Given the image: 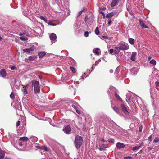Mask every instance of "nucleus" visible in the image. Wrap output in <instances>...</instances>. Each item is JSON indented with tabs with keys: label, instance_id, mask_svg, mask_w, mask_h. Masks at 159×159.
<instances>
[{
	"label": "nucleus",
	"instance_id": "1",
	"mask_svg": "<svg viewBox=\"0 0 159 159\" xmlns=\"http://www.w3.org/2000/svg\"><path fill=\"white\" fill-rule=\"evenodd\" d=\"M32 85L34 87V91L35 93H39L40 87L39 85V82L36 80H32L31 81Z\"/></svg>",
	"mask_w": 159,
	"mask_h": 159
},
{
	"label": "nucleus",
	"instance_id": "2",
	"mask_svg": "<svg viewBox=\"0 0 159 159\" xmlns=\"http://www.w3.org/2000/svg\"><path fill=\"white\" fill-rule=\"evenodd\" d=\"M83 142V141L82 137L79 136H77L75 137L74 143L77 149L80 148Z\"/></svg>",
	"mask_w": 159,
	"mask_h": 159
},
{
	"label": "nucleus",
	"instance_id": "3",
	"mask_svg": "<svg viewBox=\"0 0 159 159\" xmlns=\"http://www.w3.org/2000/svg\"><path fill=\"white\" fill-rule=\"evenodd\" d=\"M116 49H119L120 50H127L129 48L128 45L125 43H120L118 46L115 48Z\"/></svg>",
	"mask_w": 159,
	"mask_h": 159
},
{
	"label": "nucleus",
	"instance_id": "4",
	"mask_svg": "<svg viewBox=\"0 0 159 159\" xmlns=\"http://www.w3.org/2000/svg\"><path fill=\"white\" fill-rule=\"evenodd\" d=\"M126 101L128 102L129 105H130V108L132 109H134L135 107V105L133 101L131 100L130 98H126Z\"/></svg>",
	"mask_w": 159,
	"mask_h": 159
},
{
	"label": "nucleus",
	"instance_id": "5",
	"mask_svg": "<svg viewBox=\"0 0 159 159\" xmlns=\"http://www.w3.org/2000/svg\"><path fill=\"white\" fill-rule=\"evenodd\" d=\"M63 131L66 134H69L71 132V129L70 127L68 125L67 126L65 127L63 129Z\"/></svg>",
	"mask_w": 159,
	"mask_h": 159
},
{
	"label": "nucleus",
	"instance_id": "6",
	"mask_svg": "<svg viewBox=\"0 0 159 159\" xmlns=\"http://www.w3.org/2000/svg\"><path fill=\"white\" fill-rule=\"evenodd\" d=\"M115 111L118 114H119L121 112L122 115H123V114L124 113L127 115L129 113L128 110H115Z\"/></svg>",
	"mask_w": 159,
	"mask_h": 159
},
{
	"label": "nucleus",
	"instance_id": "7",
	"mask_svg": "<svg viewBox=\"0 0 159 159\" xmlns=\"http://www.w3.org/2000/svg\"><path fill=\"white\" fill-rule=\"evenodd\" d=\"M139 22L141 27L143 28H148V27L143 22V21L141 20H139Z\"/></svg>",
	"mask_w": 159,
	"mask_h": 159
},
{
	"label": "nucleus",
	"instance_id": "8",
	"mask_svg": "<svg viewBox=\"0 0 159 159\" xmlns=\"http://www.w3.org/2000/svg\"><path fill=\"white\" fill-rule=\"evenodd\" d=\"M137 53L136 52H133L131 55L130 59L133 61H135Z\"/></svg>",
	"mask_w": 159,
	"mask_h": 159
},
{
	"label": "nucleus",
	"instance_id": "9",
	"mask_svg": "<svg viewBox=\"0 0 159 159\" xmlns=\"http://www.w3.org/2000/svg\"><path fill=\"white\" fill-rule=\"evenodd\" d=\"M0 73L1 76L3 77H5L7 74L6 70L4 69H2L0 70Z\"/></svg>",
	"mask_w": 159,
	"mask_h": 159
},
{
	"label": "nucleus",
	"instance_id": "10",
	"mask_svg": "<svg viewBox=\"0 0 159 159\" xmlns=\"http://www.w3.org/2000/svg\"><path fill=\"white\" fill-rule=\"evenodd\" d=\"M125 147V145L124 143L118 142L116 144V147L119 148L120 149L124 148Z\"/></svg>",
	"mask_w": 159,
	"mask_h": 159
},
{
	"label": "nucleus",
	"instance_id": "11",
	"mask_svg": "<svg viewBox=\"0 0 159 159\" xmlns=\"http://www.w3.org/2000/svg\"><path fill=\"white\" fill-rule=\"evenodd\" d=\"M50 38L51 40L54 41L57 38L56 34L53 33H52L50 36Z\"/></svg>",
	"mask_w": 159,
	"mask_h": 159
},
{
	"label": "nucleus",
	"instance_id": "12",
	"mask_svg": "<svg viewBox=\"0 0 159 159\" xmlns=\"http://www.w3.org/2000/svg\"><path fill=\"white\" fill-rule=\"evenodd\" d=\"M5 152L2 150L0 148V159H3L5 157Z\"/></svg>",
	"mask_w": 159,
	"mask_h": 159
},
{
	"label": "nucleus",
	"instance_id": "13",
	"mask_svg": "<svg viewBox=\"0 0 159 159\" xmlns=\"http://www.w3.org/2000/svg\"><path fill=\"white\" fill-rule=\"evenodd\" d=\"M45 55L46 53L45 52H40L38 53V55L39 58H43Z\"/></svg>",
	"mask_w": 159,
	"mask_h": 159
},
{
	"label": "nucleus",
	"instance_id": "14",
	"mask_svg": "<svg viewBox=\"0 0 159 159\" xmlns=\"http://www.w3.org/2000/svg\"><path fill=\"white\" fill-rule=\"evenodd\" d=\"M142 145V143H140L139 145H137L136 146L133 147L132 148V150L133 151H136L138 150L139 148L141 147Z\"/></svg>",
	"mask_w": 159,
	"mask_h": 159
},
{
	"label": "nucleus",
	"instance_id": "15",
	"mask_svg": "<svg viewBox=\"0 0 159 159\" xmlns=\"http://www.w3.org/2000/svg\"><path fill=\"white\" fill-rule=\"evenodd\" d=\"M119 1V0H113L111 4V7H113L115 6L118 3Z\"/></svg>",
	"mask_w": 159,
	"mask_h": 159
},
{
	"label": "nucleus",
	"instance_id": "16",
	"mask_svg": "<svg viewBox=\"0 0 159 159\" xmlns=\"http://www.w3.org/2000/svg\"><path fill=\"white\" fill-rule=\"evenodd\" d=\"M100 49L98 48H96L95 49H94L93 50V52L95 54L97 55H99L100 54V52L99 50Z\"/></svg>",
	"mask_w": 159,
	"mask_h": 159
},
{
	"label": "nucleus",
	"instance_id": "17",
	"mask_svg": "<svg viewBox=\"0 0 159 159\" xmlns=\"http://www.w3.org/2000/svg\"><path fill=\"white\" fill-rule=\"evenodd\" d=\"M30 139L31 141L34 142L37 141L38 139L37 137L34 136L31 137Z\"/></svg>",
	"mask_w": 159,
	"mask_h": 159
},
{
	"label": "nucleus",
	"instance_id": "18",
	"mask_svg": "<svg viewBox=\"0 0 159 159\" xmlns=\"http://www.w3.org/2000/svg\"><path fill=\"white\" fill-rule=\"evenodd\" d=\"M37 58V57L36 56H29L28 57V59L29 61H33L36 59Z\"/></svg>",
	"mask_w": 159,
	"mask_h": 159
},
{
	"label": "nucleus",
	"instance_id": "19",
	"mask_svg": "<svg viewBox=\"0 0 159 159\" xmlns=\"http://www.w3.org/2000/svg\"><path fill=\"white\" fill-rule=\"evenodd\" d=\"M70 64H71L72 66H75L76 65V63L75 61L73 59L71 58H70Z\"/></svg>",
	"mask_w": 159,
	"mask_h": 159
},
{
	"label": "nucleus",
	"instance_id": "20",
	"mask_svg": "<svg viewBox=\"0 0 159 159\" xmlns=\"http://www.w3.org/2000/svg\"><path fill=\"white\" fill-rule=\"evenodd\" d=\"M114 15V14L113 12H111L107 14L106 15V17L107 18H109L113 16Z\"/></svg>",
	"mask_w": 159,
	"mask_h": 159
},
{
	"label": "nucleus",
	"instance_id": "21",
	"mask_svg": "<svg viewBox=\"0 0 159 159\" xmlns=\"http://www.w3.org/2000/svg\"><path fill=\"white\" fill-rule=\"evenodd\" d=\"M19 139L20 141H27L29 139L26 137H23L20 138Z\"/></svg>",
	"mask_w": 159,
	"mask_h": 159
},
{
	"label": "nucleus",
	"instance_id": "22",
	"mask_svg": "<svg viewBox=\"0 0 159 159\" xmlns=\"http://www.w3.org/2000/svg\"><path fill=\"white\" fill-rule=\"evenodd\" d=\"M129 41L130 43L132 45H133L134 43L135 40L134 39L132 38H130L129 39Z\"/></svg>",
	"mask_w": 159,
	"mask_h": 159
},
{
	"label": "nucleus",
	"instance_id": "23",
	"mask_svg": "<svg viewBox=\"0 0 159 159\" xmlns=\"http://www.w3.org/2000/svg\"><path fill=\"white\" fill-rule=\"evenodd\" d=\"M20 39L22 41H27L28 38L26 37L22 36L20 37Z\"/></svg>",
	"mask_w": 159,
	"mask_h": 159
},
{
	"label": "nucleus",
	"instance_id": "24",
	"mask_svg": "<svg viewBox=\"0 0 159 159\" xmlns=\"http://www.w3.org/2000/svg\"><path fill=\"white\" fill-rule=\"evenodd\" d=\"M40 148L44 150L47 151H48L49 150V148L45 146L40 147Z\"/></svg>",
	"mask_w": 159,
	"mask_h": 159
},
{
	"label": "nucleus",
	"instance_id": "25",
	"mask_svg": "<svg viewBox=\"0 0 159 159\" xmlns=\"http://www.w3.org/2000/svg\"><path fill=\"white\" fill-rule=\"evenodd\" d=\"M95 33L97 35L99 34L100 32L99 30L98 27H96L95 30Z\"/></svg>",
	"mask_w": 159,
	"mask_h": 159
},
{
	"label": "nucleus",
	"instance_id": "26",
	"mask_svg": "<svg viewBox=\"0 0 159 159\" xmlns=\"http://www.w3.org/2000/svg\"><path fill=\"white\" fill-rule=\"evenodd\" d=\"M121 107L122 109H127V108H129V107L127 106H126L125 104H121Z\"/></svg>",
	"mask_w": 159,
	"mask_h": 159
},
{
	"label": "nucleus",
	"instance_id": "27",
	"mask_svg": "<svg viewBox=\"0 0 159 159\" xmlns=\"http://www.w3.org/2000/svg\"><path fill=\"white\" fill-rule=\"evenodd\" d=\"M115 96L117 99L119 101H121L122 99L120 97V96L117 94L116 93H115Z\"/></svg>",
	"mask_w": 159,
	"mask_h": 159
},
{
	"label": "nucleus",
	"instance_id": "28",
	"mask_svg": "<svg viewBox=\"0 0 159 159\" xmlns=\"http://www.w3.org/2000/svg\"><path fill=\"white\" fill-rule=\"evenodd\" d=\"M150 63L155 65L156 64V62L155 60L154 59L152 60L150 62Z\"/></svg>",
	"mask_w": 159,
	"mask_h": 159
},
{
	"label": "nucleus",
	"instance_id": "29",
	"mask_svg": "<svg viewBox=\"0 0 159 159\" xmlns=\"http://www.w3.org/2000/svg\"><path fill=\"white\" fill-rule=\"evenodd\" d=\"M23 88H24V90L23 91L24 94L25 95H26V94H27L28 92H27L26 89V87H25V86H24V85H23Z\"/></svg>",
	"mask_w": 159,
	"mask_h": 159
},
{
	"label": "nucleus",
	"instance_id": "30",
	"mask_svg": "<svg viewBox=\"0 0 159 159\" xmlns=\"http://www.w3.org/2000/svg\"><path fill=\"white\" fill-rule=\"evenodd\" d=\"M29 48L30 52L34 50V49H35V47L33 45L31 47H30Z\"/></svg>",
	"mask_w": 159,
	"mask_h": 159
},
{
	"label": "nucleus",
	"instance_id": "31",
	"mask_svg": "<svg viewBox=\"0 0 159 159\" xmlns=\"http://www.w3.org/2000/svg\"><path fill=\"white\" fill-rule=\"evenodd\" d=\"M10 97L11 99H14L15 98V96L14 93L13 92H12L10 95Z\"/></svg>",
	"mask_w": 159,
	"mask_h": 159
},
{
	"label": "nucleus",
	"instance_id": "32",
	"mask_svg": "<svg viewBox=\"0 0 159 159\" xmlns=\"http://www.w3.org/2000/svg\"><path fill=\"white\" fill-rule=\"evenodd\" d=\"M23 51L24 52H25L27 53H30V52L29 49V48L24 49L23 50Z\"/></svg>",
	"mask_w": 159,
	"mask_h": 159
},
{
	"label": "nucleus",
	"instance_id": "33",
	"mask_svg": "<svg viewBox=\"0 0 159 159\" xmlns=\"http://www.w3.org/2000/svg\"><path fill=\"white\" fill-rule=\"evenodd\" d=\"M10 68L11 70H17V68L16 67L14 66H11L10 67Z\"/></svg>",
	"mask_w": 159,
	"mask_h": 159
},
{
	"label": "nucleus",
	"instance_id": "34",
	"mask_svg": "<svg viewBox=\"0 0 159 159\" xmlns=\"http://www.w3.org/2000/svg\"><path fill=\"white\" fill-rule=\"evenodd\" d=\"M26 34V31L24 30L22 32H21L19 34V35H25Z\"/></svg>",
	"mask_w": 159,
	"mask_h": 159
},
{
	"label": "nucleus",
	"instance_id": "35",
	"mask_svg": "<svg viewBox=\"0 0 159 159\" xmlns=\"http://www.w3.org/2000/svg\"><path fill=\"white\" fill-rule=\"evenodd\" d=\"M159 141V138H156L154 140V143H157Z\"/></svg>",
	"mask_w": 159,
	"mask_h": 159
},
{
	"label": "nucleus",
	"instance_id": "36",
	"mask_svg": "<svg viewBox=\"0 0 159 159\" xmlns=\"http://www.w3.org/2000/svg\"><path fill=\"white\" fill-rule=\"evenodd\" d=\"M70 70H71L74 73H75V72H76V71H75V69L73 67H70Z\"/></svg>",
	"mask_w": 159,
	"mask_h": 159
},
{
	"label": "nucleus",
	"instance_id": "37",
	"mask_svg": "<svg viewBox=\"0 0 159 159\" xmlns=\"http://www.w3.org/2000/svg\"><path fill=\"white\" fill-rule=\"evenodd\" d=\"M117 49V50H115L114 51V52L116 54H117L120 52V50L119 49Z\"/></svg>",
	"mask_w": 159,
	"mask_h": 159
},
{
	"label": "nucleus",
	"instance_id": "38",
	"mask_svg": "<svg viewBox=\"0 0 159 159\" xmlns=\"http://www.w3.org/2000/svg\"><path fill=\"white\" fill-rule=\"evenodd\" d=\"M89 32L88 31H86L84 34V36L85 37H88L89 36Z\"/></svg>",
	"mask_w": 159,
	"mask_h": 159
},
{
	"label": "nucleus",
	"instance_id": "39",
	"mask_svg": "<svg viewBox=\"0 0 159 159\" xmlns=\"http://www.w3.org/2000/svg\"><path fill=\"white\" fill-rule=\"evenodd\" d=\"M111 19H109L108 22V24L109 26H110L111 24Z\"/></svg>",
	"mask_w": 159,
	"mask_h": 159
},
{
	"label": "nucleus",
	"instance_id": "40",
	"mask_svg": "<svg viewBox=\"0 0 159 159\" xmlns=\"http://www.w3.org/2000/svg\"><path fill=\"white\" fill-rule=\"evenodd\" d=\"M48 24L51 25L53 26H55L56 25L55 24L51 23L50 22H48Z\"/></svg>",
	"mask_w": 159,
	"mask_h": 159
},
{
	"label": "nucleus",
	"instance_id": "41",
	"mask_svg": "<svg viewBox=\"0 0 159 159\" xmlns=\"http://www.w3.org/2000/svg\"><path fill=\"white\" fill-rule=\"evenodd\" d=\"M108 141L109 142H114V140L112 138H111L108 140Z\"/></svg>",
	"mask_w": 159,
	"mask_h": 159
},
{
	"label": "nucleus",
	"instance_id": "42",
	"mask_svg": "<svg viewBox=\"0 0 159 159\" xmlns=\"http://www.w3.org/2000/svg\"><path fill=\"white\" fill-rule=\"evenodd\" d=\"M155 84L156 86L159 87V82L156 81L155 82Z\"/></svg>",
	"mask_w": 159,
	"mask_h": 159
},
{
	"label": "nucleus",
	"instance_id": "43",
	"mask_svg": "<svg viewBox=\"0 0 159 159\" xmlns=\"http://www.w3.org/2000/svg\"><path fill=\"white\" fill-rule=\"evenodd\" d=\"M152 136L151 135L149 136L148 137V139L149 141H151L152 140Z\"/></svg>",
	"mask_w": 159,
	"mask_h": 159
},
{
	"label": "nucleus",
	"instance_id": "44",
	"mask_svg": "<svg viewBox=\"0 0 159 159\" xmlns=\"http://www.w3.org/2000/svg\"><path fill=\"white\" fill-rule=\"evenodd\" d=\"M124 159H132V158L131 157L128 156L125 157Z\"/></svg>",
	"mask_w": 159,
	"mask_h": 159
},
{
	"label": "nucleus",
	"instance_id": "45",
	"mask_svg": "<svg viewBox=\"0 0 159 159\" xmlns=\"http://www.w3.org/2000/svg\"><path fill=\"white\" fill-rule=\"evenodd\" d=\"M89 18L88 17V16L86 15L85 16V17L84 19V21H85L86 22H87V21L88 20Z\"/></svg>",
	"mask_w": 159,
	"mask_h": 159
},
{
	"label": "nucleus",
	"instance_id": "46",
	"mask_svg": "<svg viewBox=\"0 0 159 159\" xmlns=\"http://www.w3.org/2000/svg\"><path fill=\"white\" fill-rule=\"evenodd\" d=\"M114 52V50L113 49H110L109 51V53L111 54L112 53Z\"/></svg>",
	"mask_w": 159,
	"mask_h": 159
},
{
	"label": "nucleus",
	"instance_id": "47",
	"mask_svg": "<svg viewBox=\"0 0 159 159\" xmlns=\"http://www.w3.org/2000/svg\"><path fill=\"white\" fill-rule=\"evenodd\" d=\"M20 121H18L16 124V126L17 127H18L20 124Z\"/></svg>",
	"mask_w": 159,
	"mask_h": 159
},
{
	"label": "nucleus",
	"instance_id": "48",
	"mask_svg": "<svg viewBox=\"0 0 159 159\" xmlns=\"http://www.w3.org/2000/svg\"><path fill=\"white\" fill-rule=\"evenodd\" d=\"M72 107L73 108H74L75 109H77L76 107L74 105H73V104L72 105Z\"/></svg>",
	"mask_w": 159,
	"mask_h": 159
},
{
	"label": "nucleus",
	"instance_id": "49",
	"mask_svg": "<svg viewBox=\"0 0 159 159\" xmlns=\"http://www.w3.org/2000/svg\"><path fill=\"white\" fill-rule=\"evenodd\" d=\"M76 111L77 112V113L79 114H81V111H80V110H76Z\"/></svg>",
	"mask_w": 159,
	"mask_h": 159
},
{
	"label": "nucleus",
	"instance_id": "50",
	"mask_svg": "<svg viewBox=\"0 0 159 159\" xmlns=\"http://www.w3.org/2000/svg\"><path fill=\"white\" fill-rule=\"evenodd\" d=\"M87 11V9L86 8L84 7L83 9L82 10V12H84V11Z\"/></svg>",
	"mask_w": 159,
	"mask_h": 159
},
{
	"label": "nucleus",
	"instance_id": "51",
	"mask_svg": "<svg viewBox=\"0 0 159 159\" xmlns=\"http://www.w3.org/2000/svg\"><path fill=\"white\" fill-rule=\"evenodd\" d=\"M40 19L42 20H43L44 21H45L46 19L43 16H41Z\"/></svg>",
	"mask_w": 159,
	"mask_h": 159
},
{
	"label": "nucleus",
	"instance_id": "52",
	"mask_svg": "<svg viewBox=\"0 0 159 159\" xmlns=\"http://www.w3.org/2000/svg\"><path fill=\"white\" fill-rule=\"evenodd\" d=\"M83 12L82 11H80V12H79L78 13V17L79 16H80L81 14Z\"/></svg>",
	"mask_w": 159,
	"mask_h": 159
},
{
	"label": "nucleus",
	"instance_id": "53",
	"mask_svg": "<svg viewBox=\"0 0 159 159\" xmlns=\"http://www.w3.org/2000/svg\"><path fill=\"white\" fill-rule=\"evenodd\" d=\"M19 145L20 146H22L23 145L22 143L21 142H19Z\"/></svg>",
	"mask_w": 159,
	"mask_h": 159
},
{
	"label": "nucleus",
	"instance_id": "54",
	"mask_svg": "<svg viewBox=\"0 0 159 159\" xmlns=\"http://www.w3.org/2000/svg\"><path fill=\"white\" fill-rule=\"evenodd\" d=\"M142 127H140L139 128V130L140 132H141L142 131Z\"/></svg>",
	"mask_w": 159,
	"mask_h": 159
},
{
	"label": "nucleus",
	"instance_id": "55",
	"mask_svg": "<svg viewBox=\"0 0 159 159\" xmlns=\"http://www.w3.org/2000/svg\"><path fill=\"white\" fill-rule=\"evenodd\" d=\"M152 58V57H148V61H149L150 60V59H151Z\"/></svg>",
	"mask_w": 159,
	"mask_h": 159
},
{
	"label": "nucleus",
	"instance_id": "56",
	"mask_svg": "<svg viewBox=\"0 0 159 159\" xmlns=\"http://www.w3.org/2000/svg\"><path fill=\"white\" fill-rule=\"evenodd\" d=\"M100 140L102 142H104L105 141L104 139L102 138L100 139Z\"/></svg>",
	"mask_w": 159,
	"mask_h": 159
},
{
	"label": "nucleus",
	"instance_id": "57",
	"mask_svg": "<svg viewBox=\"0 0 159 159\" xmlns=\"http://www.w3.org/2000/svg\"><path fill=\"white\" fill-rule=\"evenodd\" d=\"M102 37L104 39H107L108 37L107 36H102Z\"/></svg>",
	"mask_w": 159,
	"mask_h": 159
},
{
	"label": "nucleus",
	"instance_id": "58",
	"mask_svg": "<svg viewBox=\"0 0 159 159\" xmlns=\"http://www.w3.org/2000/svg\"><path fill=\"white\" fill-rule=\"evenodd\" d=\"M99 149L100 150H102L103 149V148H99Z\"/></svg>",
	"mask_w": 159,
	"mask_h": 159
},
{
	"label": "nucleus",
	"instance_id": "59",
	"mask_svg": "<svg viewBox=\"0 0 159 159\" xmlns=\"http://www.w3.org/2000/svg\"><path fill=\"white\" fill-rule=\"evenodd\" d=\"M26 34V35L27 36H29V34L28 33H26V34Z\"/></svg>",
	"mask_w": 159,
	"mask_h": 159
},
{
	"label": "nucleus",
	"instance_id": "60",
	"mask_svg": "<svg viewBox=\"0 0 159 159\" xmlns=\"http://www.w3.org/2000/svg\"><path fill=\"white\" fill-rule=\"evenodd\" d=\"M5 159H11L10 158H6V157Z\"/></svg>",
	"mask_w": 159,
	"mask_h": 159
},
{
	"label": "nucleus",
	"instance_id": "61",
	"mask_svg": "<svg viewBox=\"0 0 159 159\" xmlns=\"http://www.w3.org/2000/svg\"><path fill=\"white\" fill-rule=\"evenodd\" d=\"M101 14H102L103 15L104 14V13L102 12L101 13Z\"/></svg>",
	"mask_w": 159,
	"mask_h": 159
},
{
	"label": "nucleus",
	"instance_id": "62",
	"mask_svg": "<svg viewBox=\"0 0 159 159\" xmlns=\"http://www.w3.org/2000/svg\"><path fill=\"white\" fill-rule=\"evenodd\" d=\"M25 87H26V88L28 87V85H27Z\"/></svg>",
	"mask_w": 159,
	"mask_h": 159
},
{
	"label": "nucleus",
	"instance_id": "63",
	"mask_svg": "<svg viewBox=\"0 0 159 159\" xmlns=\"http://www.w3.org/2000/svg\"><path fill=\"white\" fill-rule=\"evenodd\" d=\"M39 78H41V76L40 75H39Z\"/></svg>",
	"mask_w": 159,
	"mask_h": 159
},
{
	"label": "nucleus",
	"instance_id": "64",
	"mask_svg": "<svg viewBox=\"0 0 159 159\" xmlns=\"http://www.w3.org/2000/svg\"><path fill=\"white\" fill-rule=\"evenodd\" d=\"M2 39V38L0 36V40Z\"/></svg>",
	"mask_w": 159,
	"mask_h": 159
}]
</instances>
